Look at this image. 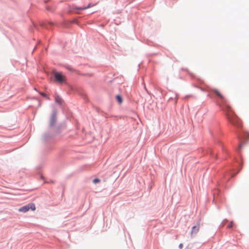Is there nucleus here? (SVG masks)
I'll return each mask as SVG.
<instances>
[{"mask_svg":"<svg viewBox=\"0 0 249 249\" xmlns=\"http://www.w3.org/2000/svg\"><path fill=\"white\" fill-rule=\"evenodd\" d=\"M225 111L227 117L230 123L233 125L240 126L241 125L240 120L232 111L230 105L225 104Z\"/></svg>","mask_w":249,"mask_h":249,"instance_id":"nucleus-1","label":"nucleus"},{"mask_svg":"<svg viewBox=\"0 0 249 249\" xmlns=\"http://www.w3.org/2000/svg\"><path fill=\"white\" fill-rule=\"evenodd\" d=\"M29 210L35 211L36 210V206L34 203H29L27 205L24 206L18 209L19 212L25 213L28 212Z\"/></svg>","mask_w":249,"mask_h":249,"instance_id":"nucleus-2","label":"nucleus"},{"mask_svg":"<svg viewBox=\"0 0 249 249\" xmlns=\"http://www.w3.org/2000/svg\"><path fill=\"white\" fill-rule=\"evenodd\" d=\"M53 75L55 81L59 83H62L66 81V77L63 75L61 73L54 72Z\"/></svg>","mask_w":249,"mask_h":249,"instance_id":"nucleus-3","label":"nucleus"},{"mask_svg":"<svg viewBox=\"0 0 249 249\" xmlns=\"http://www.w3.org/2000/svg\"><path fill=\"white\" fill-rule=\"evenodd\" d=\"M213 91L215 94H216L218 97H219V98H220L221 99H222L225 102V104H227L226 103V99L220 93V92L219 91V90H218L217 89H214ZM224 106L225 107V105H224Z\"/></svg>","mask_w":249,"mask_h":249,"instance_id":"nucleus-4","label":"nucleus"},{"mask_svg":"<svg viewBox=\"0 0 249 249\" xmlns=\"http://www.w3.org/2000/svg\"><path fill=\"white\" fill-rule=\"evenodd\" d=\"M199 227L198 225L194 226L192 228V233H193L197 232L199 231Z\"/></svg>","mask_w":249,"mask_h":249,"instance_id":"nucleus-5","label":"nucleus"},{"mask_svg":"<svg viewBox=\"0 0 249 249\" xmlns=\"http://www.w3.org/2000/svg\"><path fill=\"white\" fill-rule=\"evenodd\" d=\"M116 100H117V102L119 104H122L123 103V99H122V97L120 95H117L116 96Z\"/></svg>","mask_w":249,"mask_h":249,"instance_id":"nucleus-6","label":"nucleus"},{"mask_svg":"<svg viewBox=\"0 0 249 249\" xmlns=\"http://www.w3.org/2000/svg\"><path fill=\"white\" fill-rule=\"evenodd\" d=\"M55 101L58 103H61L62 99L58 96H56L55 97Z\"/></svg>","mask_w":249,"mask_h":249,"instance_id":"nucleus-7","label":"nucleus"},{"mask_svg":"<svg viewBox=\"0 0 249 249\" xmlns=\"http://www.w3.org/2000/svg\"><path fill=\"white\" fill-rule=\"evenodd\" d=\"M55 116L54 115H53L52 117V118H51V124L52 125H53L54 123H55Z\"/></svg>","mask_w":249,"mask_h":249,"instance_id":"nucleus-8","label":"nucleus"},{"mask_svg":"<svg viewBox=\"0 0 249 249\" xmlns=\"http://www.w3.org/2000/svg\"><path fill=\"white\" fill-rule=\"evenodd\" d=\"M93 5H91V4H89L88 6L87 7H83V8H77L78 9H81V10H85V9H87L89 8H90L91 7V6H92Z\"/></svg>","mask_w":249,"mask_h":249,"instance_id":"nucleus-9","label":"nucleus"},{"mask_svg":"<svg viewBox=\"0 0 249 249\" xmlns=\"http://www.w3.org/2000/svg\"><path fill=\"white\" fill-rule=\"evenodd\" d=\"M100 181V179H98V178H95L94 179H93V182L94 183H99V182Z\"/></svg>","mask_w":249,"mask_h":249,"instance_id":"nucleus-10","label":"nucleus"},{"mask_svg":"<svg viewBox=\"0 0 249 249\" xmlns=\"http://www.w3.org/2000/svg\"><path fill=\"white\" fill-rule=\"evenodd\" d=\"M233 226V222H231V223L228 226V228H231Z\"/></svg>","mask_w":249,"mask_h":249,"instance_id":"nucleus-11","label":"nucleus"},{"mask_svg":"<svg viewBox=\"0 0 249 249\" xmlns=\"http://www.w3.org/2000/svg\"><path fill=\"white\" fill-rule=\"evenodd\" d=\"M41 94L44 96V97H47L48 99H49V98L47 96V95L45 94V93H41Z\"/></svg>","mask_w":249,"mask_h":249,"instance_id":"nucleus-12","label":"nucleus"},{"mask_svg":"<svg viewBox=\"0 0 249 249\" xmlns=\"http://www.w3.org/2000/svg\"><path fill=\"white\" fill-rule=\"evenodd\" d=\"M183 247V245L182 244H180L179 245V248L180 249H181Z\"/></svg>","mask_w":249,"mask_h":249,"instance_id":"nucleus-13","label":"nucleus"},{"mask_svg":"<svg viewBox=\"0 0 249 249\" xmlns=\"http://www.w3.org/2000/svg\"><path fill=\"white\" fill-rule=\"evenodd\" d=\"M68 237L70 238V234H68Z\"/></svg>","mask_w":249,"mask_h":249,"instance_id":"nucleus-14","label":"nucleus"},{"mask_svg":"<svg viewBox=\"0 0 249 249\" xmlns=\"http://www.w3.org/2000/svg\"><path fill=\"white\" fill-rule=\"evenodd\" d=\"M241 145H239V148H241Z\"/></svg>","mask_w":249,"mask_h":249,"instance_id":"nucleus-15","label":"nucleus"}]
</instances>
